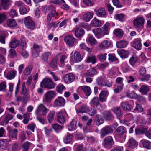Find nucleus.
Masks as SVG:
<instances>
[{
	"instance_id": "1",
	"label": "nucleus",
	"mask_w": 151,
	"mask_h": 151,
	"mask_svg": "<svg viewBox=\"0 0 151 151\" xmlns=\"http://www.w3.org/2000/svg\"><path fill=\"white\" fill-rule=\"evenodd\" d=\"M40 86L42 88L52 89L55 88V84L50 78H46L43 79L41 82Z\"/></svg>"
},
{
	"instance_id": "2",
	"label": "nucleus",
	"mask_w": 151,
	"mask_h": 151,
	"mask_svg": "<svg viewBox=\"0 0 151 151\" xmlns=\"http://www.w3.org/2000/svg\"><path fill=\"white\" fill-rule=\"evenodd\" d=\"M64 41L67 45L70 47H73L78 43L77 39L73 36L69 35H67L65 37Z\"/></svg>"
},
{
	"instance_id": "3",
	"label": "nucleus",
	"mask_w": 151,
	"mask_h": 151,
	"mask_svg": "<svg viewBox=\"0 0 151 151\" xmlns=\"http://www.w3.org/2000/svg\"><path fill=\"white\" fill-rule=\"evenodd\" d=\"M48 111V109L42 104H41L37 106L35 111V113L37 115L44 116Z\"/></svg>"
},
{
	"instance_id": "4",
	"label": "nucleus",
	"mask_w": 151,
	"mask_h": 151,
	"mask_svg": "<svg viewBox=\"0 0 151 151\" xmlns=\"http://www.w3.org/2000/svg\"><path fill=\"white\" fill-rule=\"evenodd\" d=\"M7 129L9 138L14 139H17L18 130L17 129H12L10 127L8 126L7 127Z\"/></svg>"
},
{
	"instance_id": "5",
	"label": "nucleus",
	"mask_w": 151,
	"mask_h": 151,
	"mask_svg": "<svg viewBox=\"0 0 151 151\" xmlns=\"http://www.w3.org/2000/svg\"><path fill=\"white\" fill-rule=\"evenodd\" d=\"M114 142L111 136H108L105 138L102 143L103 146L106 148L109 147L111 148Z\"/></svg>"
},
{
	"instance_id": "6",
	"label": "nucleus",
	"mask_w": 151,
	"mask_h": 151,
	"mask_svg": "<svg viewBox=\"0 0 151 151\" xmlns=\"http://www.w3.org/2000/svg\"><path fill=\"white\" fill-rule=\"evenodd\" d=\"M65 103V99L62 97L60 96L56 98L54 101V105L56 107H63Z\"/></svg>"
},
{
	"instance_id": "7",
	"label": "nucleus",
	"mask_w": 151,
	"mask_h": 151,
	"mask_svg": "<svg viewBox=\"0 0 151 151\" xmlns=\"http://www.w3.org/2000/svg\"><path fill=\"white\" fill-rule=\"evenodd\" d=\"M93 32L95 36L98 38H100L103 37L106 34L101 28H94L92 29Z\"/></svg>"
},
{
	"instance_id": "8",
	"label": "nucleus",
	"mask_w": 151,
	"mask_h": 151,
	"mask_svg": "<svg viewBox=\"0 0 151 151\" xmlns=\"http://www.w3.org/2000/svg\"><path fill=\"white\" fill-rule=\"evenodd\" d=\"M24 22L25 25L27 27L32 29H34L35 24L30 17H26Z\"/></svg>"
},
{
	"instance_id": "9",
	"label": "nucleus",
	"mask_w": 151,
	"mask_h": 151,
	"mask_svg": "<svg viewBox=\"0 0 151 151\" xmlns=\"http://www.w3.org/2000/svg\"><path fill=\"white\" fill-rule=\"evenodd\" d=\"M56 93L55 91H47L45 95V100L47 102H50L56 96Z\"/></svg>"
},
{
	"instance_id": "10",
	"label": "nucleus",
	"mask_w": 151,
	"mask_h": 151,
	"mask_svg": "<svg viewBox=\"0 0 151 151\" xmlns=\"http://www.w3.org/2000/svg\"><path fill=\"white\" fill-rule=\"evenodd\" d=\"M75 79V76L72 73L65 74L63 76V79L67 83H70L73 81Z\"/></svg>"
},
{
	"instance_id": "11",
	"label": "nucleus",
	"mask_w": 151,
	"mask_h": 151,
	"mask_svg": "<svg viewBox=\"0 0 151 151\" xmlns=\"http://www.w3.org/2000/svg\"><path fill=\"white\" fill-rule=\"evenodd\" d=\"M1 4L3 9L7 10L11 6L12 1L11 0H1Z\"/></svg>"
},
{
	"instance_id": "12",
	"label": "nucleus",
	"mask_w": 151,
	"mask_h": 151,
	"mask_svg": "<svg viewBox=\"0 0 151 151\" xmlns=\"http://www.w3.org/2000/svg\"><path fill=\"white\" fill-rule=\"evenodd\" d=\"M116 134L119 137H121L122 135L127 132L126 128L123 126L118 127L115 131Z\"/></svg>"
},
{
	"instance_id": "13",
	"label": "nucleus",
	"mask_w": 151,
	"mask_h": 151,
	"mask_svg": "<svg viewBox=\"0 0 151 151\" xmlns=\"http://www.w3.org/2000/svg\"><path fill=\"white\" fill-rule=\"evenodd\" d=\"M108 95L109 93L108 91H101L99 95V101L100 102L103 103L106 102Z\"/></svg>"
},
{
	"instance_id": "14",
	"label": "nucleus",
	"mask_w": 151,
	"mask_h": 151,
	"mask_svg": "<svg viewBox=\"0 0 151 151\" xmlns=\"http://www.w3.org/2000/svg\"><path fill=\"white\" fill-rule=\"evenodd\" d=\"M96 14L99 17H105L106 16V13L104 8L100 7L97 10L95 9Z\"/></svg>"
},
{
	"instance_id": "15",
	"label": "nucleus",
	"mask_w": 151,
	"mask_h": 151,
	"mask_svg": "<svg viewBox=\"0 0 151 151\" xmlns=\"http://www.w3.org/2000/svg\"><path fill=\"white\" fill-rule=\"evenodd\" d=\"M64 114V113L62 111H60L57 114V119L58 122L60 124H63L65 122Z\"/></svg>"
},
{
	"instance_id": "16",
	"label": "nucleus",
	"mask_w": 151,
	"mask_h": 151,
	"mask_svg": "<svg viewBox=\"0 0 151 151\" xmlns=\"http://www.w3.org/2000/svg\"><path fill=\"white\" fill-rule=\"evenodd\" d=\"M87 72L86 74L90 77H93L96 74L97 72L94 68H91V65L86 66Z\"/></svg>"
},
{
	"instance_id": "17",
	"label": "nucleus",
	"mask_w": 151,
	"mask_h": 151,
	"mask_svg": "<svg viewBox=\"0 0 151 151\" xmlns=\"http://www.w3.org/2000/svg\"><path fill=\"white\" fill-rule=\"evenodd\" d=\"M113 131V130L111 127L109 126H106L101 129L102 134L104 136L112 133Z\"/></svg>"
},
{
	"instance_id": "18",
	"label": "nucleus",
	"mask_w": 151,
	"mask_h": 151,
	"mask_svg": "<svg viewBox=\"0 0 151 151\" xmlns=\"http://www.w3.org/2000/svg\"><path fill=\"white\" fill-rule=\"evenodd\" d=\"M145 20L142 17L137 18L133 21V24L136 27H139L143 25Z\"/></svg>"
},
{
	"instance_id": "19",
	"label": "nucleus",
	"mask_w": 151,
	"mask_h": 151,
	"mask_svg": "<svg viewBox=\"0 0 151 151\" xmlns=\"http://www.w3.org/2000/svg\"><path fill=\"white\" fill-rule=\"evenodd\" d=\"M110 42L107 40H104L99 45V47L101 49H107L111 45Z\"/></svg>"
},
{
	"instance_id": "20",
	"label": "nucleus",
	"mask_w": 151,
	"mask_h": 151,
	"mask_svg": "<svg viewBox=\"0 0 151 151\" xmlns=\"http://www.w3.org/2000/svg\"><path fill=\"white\" fill-rule=\"evenodd\" d=\"M141 40L140 39H135L133 42V47L139 50L142 48V44L141 43Z\"/></svg>"
},
{
	"instance_id": "21",
	"label": "nucleus",
	"mask_w": 151,
	"mask_h": 151,
	"mask_svg": "<svg viewBox=\"0 0 151 151\" xmlns=\"http://www.w3.org/2000/svg\"><path fill=\"white\" fill-rule=\"evenodd\" d=\"M128 146L129 148H134L138 145V143L133 138H130L128 142Z\"/></svg>"
},
{
	"instance_id": "22",
	"label": "nucleus",
	"mask_w": 151,
	"mask_h": 151,
	"mask_svg": "<svg viewBox=\"0 0 151 151\" xmlns=\"http://www.w3.org/2000/svg\"><path fill=\"white\" fill-rule=\"evenodd\" d=\"M17 74V71L14 70L9 71L6 75L5 74V77L9 80H12L14 79Z\"/></svg>"
},
{
	"instance_id": "23",
	"label": "nucleus",
	"mask_w": 151,
	"mask_h": 151,
	"mask_svg": "<svg viewBox=\"0 0 151 151\" xmlns=\"http://www.w3.org/2000/svg\"><path fill=\"white\" fill-rule=\"evenodd\" d=\"M19 44V41L15 38L13 39L9 44V46L11 48H15Z\"/></svg>"
},
{
	"instance_id": "24",
	"label": "nucleus",
	"mask_w": 151,
	"mask_h": 151,
	"mask_svg": "<svg viewBox=\"0 0 151 151\" xmlns=\"http://www.w3.org/2000/svg\"><path fill=\"white\" fill-rule=\"evenodd\" d=\"M75 35L78 38L82 37L84 35V30L82 28H75Z\"/></svg>"
},
{
	"instance_id": "25",
	"label": "nucleus",
	"mask_w": 151,
	"mask_h": 151,
	"mask_svg": "<svg viewBox=\"0 0 151 151\" xmlns=\"http://www.w3.org/2000/svg\"><path fill=\"white\" fill-rule=\"evenodd\" d=\"M76 109L77 113H84L85 112V105L78 104L76 105Z\"/></svg>"
},
{
	"instance_id": "26",
	"label": "nucleus",
	"mask_w": 151,
	"mask_h": 151,
	"mask_svg": "<svg viewBox=\"0 0 151 151\" xmlns=\"http://www.w3.org/2000/svg\"><path fill=\"white\" fill-rule=\"evenodd\" d=\"M92 25L95 27H100L102 25L101 21L95 17L91 21Z\"/></svg>"
},
{
	"instance_id": "27",
	"label": "nucleus",
	"mask_w": 151,
	"mask_h": 151,
	"mask_svg": "<svg viewBox=\"0 0 151 151\" xmlns=\"http://www.w3.org/2000/svg\"><path fill=\"white\" fill-rule=\"evenodd\" d=\"M118 54L122 59H125L127 58L129 55V52L128 51L122 50L118 52Z\"/></svg>"
},
{
	"instance_id": "28",
	"label": "nucleus",
	"mask_w": 151,
	"mask_h": 151,
	"mask_svg": "<svg viewBox=\"0 0 151 151\" xmlns=\"http://www.w3.org/2000/svg\"><path fill=\"white\" fill-rule=\"evenodd\" d=\"M6 22L7 25L10 27L13 28L17 25L16 21L14 19H9L6 21Z\"/></svg>"
},
{
	"instance_id": "29",
	"label": "nucleus",
	"mask_w": 151,
	"mask_h": 151,
	"mask_svg": "<svg viewBox=\"0 0 151 151\" xmlns=\"http://www.w3.org/2000/svg\"><path fill=\"white\" fill-rule=\"evenodd\" d=\"M73 60L76 62H80L82 58L79 52L78 51H75L74 54V56L72 59Z\"/></svg>"
},
{
	"instance_id": "30",
	"label": "nucleus",
	"mask_w": 151,
	"mask_h": 151,
	"mask_svg": "<svg viewBox=\"0 0 151 151\" xmlns=\"http://www.w3.org/2000/svg\"><path fill=\"white\" fill-rule=\"evenodd\" d=\"M113 32L115 36L119 38L122 37L124 34L123 31L120 29H115Z\"/></svg>"
},
{
	"instance_id": "31",
	"label": "nucleus",
	"mask_w": 151,
	"mask_h": 151,
	"mask_svg": "<svg viewBox=\"0 0 151 151\" xmlns=\"http://www.w3.org/2000/svg\"><path fill=\"white\" fill-rule=\"evenodd\" d=\"M73 136L69 133H67L64 139V142L65 144L70 143L72 140Z\"/></svg>"
},
{
	"instance_id": "32",
	"label": "nucleus",
	"mask_w": 151,
	"mask_h": 151,
	"mask_svg": "<svg viewBox=\"0 0 151 151\" xmlns=\"http://www.w3.org/2000/svg\"><path fill=\"white\" fill-rule=\"evenodd\" d=\"M58 60L57 59H53L51 62L50 66V67L55 70H58Z\"/></svg>"
},
{
	"instance_id": "33",
	"label": "nucleus",
	"mask_w": 151,
	"mask_h": 151,
	"mask_svg": "<svg viewBox=\"0 0 151 151\" xmlns=\"http://www.w3.org/2000/svg\"><path fill=\"white\" fill-rule=\"evenodd\" d=\"M144 147L147 149H151V142L147 140L143 139L141 141Z\"/></svg>"
},
{
	"instance_id": "34",
	"label": "nucleus",
	"mask_w": 151,
	"mask_h": 151,
	"mask_svg": "<svg viewBox=\"0 0 151 151\" xmlns=\"http://www.w3.org/2000/svg\"><path fill=\"white\" fill-rule=\"evenodd\" d=\"M127 42L121 40L116 42V46L118 48H124L127 45Z\"/></svg>"
},
{
	"instance_id": "35",
	"label": "nucleus",
	"mask_w": 151,
	"mask_h": 151,
	"mask_svg": "<svg viewBox=\"0 0 151 151\" xmlns=\"http://www.w3.org/2000/svg\"><path fill=\"white\" fill-rule=\"evenodd\" d=\"M96 81L97 85L100 87H102L104 86L105 81L104 78L100 77L96 79Z\"/></svg>"
},
{
	"instance_id": "36",
	"label": "nucleus",
	"mask_w": 151,
	"mask_h": 151,
	"mask_svg": "<svg viewBox=\"0 0 151 151\" xmlns=\"http://www.w3.org/2000/svg\"><path fill=\"white\" fill-rule=\"evenodd\" d=\"M77 127V122L73 120L68 126V129L69 131H71L75 130Z\"/></svg>"
},
{
	"instance_id": "37",
	"label": "nucleus",
	"mask_w": 151,
	"mask_h": 151,
	"mask_svg": "<svg viewBox=\"0 0 151 151\" xmlns=\"http://www.w3.org/2000/svg\"><path fill=\"white\" fill-rule=\"evenodd\" d=\"M8 143V140L6 139H2L0 140V148L2 150H6V145Z\"/></svg>"
},
{
	"instance_id": "38",
	"label": "nucleus",
	"mask_w": 151,
	"mask_h": 151,
	"mask_svg": "<svg viewBox=\"0 0 151 151\" xmlns=\"http://www.w3.org/2000/svg\"><path fill=\"white\" fill-rule=\"evenodd\" d=\"M55 15L57 16L58 15V13H57L56 11H53L52 12H50L49 13L47 16V22L48 23L50 22L51 20L52 17H54Z\"/></svg>"
},
{
	"instance_id": "39",
	"label": "nucleus",
	"mask_w": 151,
	"mask_h": 151,
	"mask_svg": "<svg viewBox=\"0 0 151 151\" xmlns=\"http://www.w3.org/2000/svg\"><path fill=\"white\" fill-rule=\"evenodd\" d=\"M104 117L106 120L111 119L112 117V115L110 111H105L103 113Z\"/></svg>"
},
{
	"instance_id": "40",
	"label": "nucleus",
	"mask_w": 151,
	"mask_h": 151,
	"mask_svg": "<svg viewBox=\"0 0 151 151\" xmlns=\"http://www.w3.org/2000/svg\"><path fill=\"white\" fill-rule=\"evenodd\" d=\"M88 40L92 45H94L97 42V41L92 35H89L87 37Z\"/></svg>"
},
{
	"instance_id": "41",
	"label": "nucleus",
	"mask_w": 151,
	"mask_h": 151,
	"mask_svg": "<svg viewBox=\"0 0 151 151\" xmlns=\"http://www.w3.org/2000/svg\"><path fill=\"white\" fill-rule=\"evenodd\" d=\"M139 91L142 94L145 95L149 91V89L147 86L145 85H142L141 86Z\"/></svg>"
},
{
	"instance_id": "42",
	"label": "nucleus",
	"mask_w": 151,
	"mask_h": 151,
	"mask_svg": "<svg viewBox=\"0 0 151 151\" xmlns=\"http://www.w3.org/2000/svg\"><path fill=\"white\" fill-rule=\"evenodd\" d=\"M51 54V53L47 52H44L42 55L41 59L45 61H47L49 56Z\"/></svg>"
},
{
	"instance_id": "43",
	"label": "nucleus",
	"mask_w": 151,
	"mask_h": 151,
	"mask_svg": "<svg viewBox=\"0 0 151 151\" xmlns=\"http://www.w3.org/2000/svg\"><path fill=\"white\" fill-rule=\"evenodd\" d=\"M86 62L88 63H91L93 64H95L96 62V56L94 55L88 56Z\"/></svg>"
},
{
	"instance_id": "44",
	"label": "nucleus",
	"mask_w": 151,
	"mask_h": 151,
	"mask_svg": "<svg viewBox=\"0 0 151 151\" xmlns=\"http://www.w3.org/2000/svg\"><path fill=\"white\" fill-rule=\"evenodd\" d=\"M121 106L125 110H129L131 109V106L127 102H123L121 104Z\"/></svg>"
},
{
	"instance_id": "45",
	"label": "nucleus",
	"mask_w": 151,
	"mask_h": 151,
	"mask_svg": "<svg viewBox=\"0 0 151 151\" xmlns=\"http://www.w3.org/2000/svg\"><path fill=\"white\" fill-rule=\"evenodd\" d=\"M32 66L31 65H28L27 66L23 73L24 75H29L32 71Z\"/></svg>"
},
{
	"instance_id": "46",
	"label": "nucleus",
	"mask_w": 151,
	"mask_h": 151,
	"mask_svg": "<svg viewBox=\"0 0 151 151\" xmlns=\"http://www.w3.org/2000/svg\"><path fill=\"white\" fill-rule=\"evenodd\" d=\"M60 22H52L49 24L47 26V28L50 29L51 28L53 27L55 28H56L58 26Z\"/></svg>"
},
{
	"instance_id": "47",
	"label": "nucleus",
	"mask_w": 151,
	"mask_h": 151,
	"mask_svg": "<svg viewBox=\"0 0 151 151\" xmlns=\"http://www.w3.org/2000/svg\"><path fill=\"white\" fill-rule=\"evenodd\" d=\"M86 112L88 113L90 116H93L95 114L96 111L94 109H90L86 107Z\"/></svg>"
},
{
	"instance_id": "48",
	"label": "nucleus",
	"mask_w": 151,
	"mask_h": 151,
	"mask_svg": "<svg viewBox=\"0 0 151 151\" xmlns=\"http://www.w3.org/2000/svg\"><path fill=\"white\" fill-rule=\"evenodd\" d=\"M55 115V112L54 111L50 112L47 116V119L49 122L51 123L54 119Z\"/></svg>"
},
{
	"instance_id": "49",
	"label": "nucleus",
	"mask_w": 151,
	"mask_h": 151,
	"mask_svg": "<svg viewBox=\"0 0 151 151\" xmlns=\"http://www.w3.org/2000/svg\"><path fill=\"white\" fill-rule=\"evenodd\" d=\"M30 143L28 141L25 142L22 145L23 151H28L30 146Z\"/></svg>"
},
{
	"instance_id": "50",
	"label": "nucleus",
	"mask_w": 151,
	"mask_h": 151,
	"mask_svg": "<svg viewBox=\"0 0 151 151\" xmlns=\"http://www.w3.org/2000/svg\"><path fill=\"white\" fill-rule=\"evenodd\" d=\"M107 54L105 53L104 54L101 53L97 56V57L101 61L103 62L106 59Z\"/></svg>"
},
{
	"instance_id": "51",
	"label": "nucleus",
	"mask_w": 151,
	"mask_h": 151,
	"mask_svg": "<svg viewBox=\"0 0 151 151\" xmlns=\"http://www.w3.org/2000/svg\"><path fill=\"white\" fill-rule=\"evenodd\" d=\"M109 23L108 22L106 23L102 27L103 30L106 34L108 35L109 33Z\"/></svg>"
},
{
	"instance_id": "52",
	"label": "nucleus",
	"mask_w": 151,
	"mask_h": 151,
	"mask_svg": "<svg viewBox=\"0 0 151 151\" xmlns=\"http://www.w3.org/2000/svg\"><path fill=\"white\" fill-rule=\"evenodd\" d=\"M65 89V87L63 84L58 85L56 87V90L58 93H61L62 91Z\"/></svg>"
},
{
	"instance_id": "53",
	"label": "nucleus",
	"mask_w": 151,
	"mask_h": 151,
	"mask_svg": "<svg viewBox=\"0 0 151 151\" xmlns=\"http://www.w3.org/2000/svg\"><path fill=\"white\" fill-rule=\"evenodd\" d=\"M91 103L93 105L98 106L99 103V100L98 97H94L91 101Z\"/></svg>"
},
{
	"instance_id": "54",
	"label": "nucleus",
	"mask_w": 151,
	"mask_h": 151,
	"mask_svg": "<svg viewBox=\"0 0 151 151\" xmlns=\"http://www.w3.org/2000/svg\"><path fill=\"white\" fill-rule=\"evenodd\" d=\"M36 127V125L34 123L32 122L27 126V128L28 129L34 132Z\"/></svg>"
},
{
	"instance_id": "55",
	"label": "nucleus",
	"mask_w": 151,
	"mask_h": 151,
	"mask_svg": "<svg viewBox=\"0 0 151 151\" xmlns=\"http://www.w3.org/2000/svg\"><path fill=\"white\" fill-rule=\"evenodd\" d=\"M137 58L136 56H132L129 60V62L130 65L134 66L135 63L137 62Z\"/></svg>"
},
{
	"instance_id": "56",
	"label": "nucleus",
	"mask_w": 151,
	"mask_h": 151,
	"mask_svg": "<svg viewBox=\"0 0 151 151\" xmlns=\"http://www.w3.org/2000/svg\"><path fill=\"white\" fill-rule=\"evenodd\" d=\"M93 16L92 13L88 12L86 14V22H88L93 17Z\"/></svg>"
},
{
	"instance_id": "57",
	"label": "nucleus",
	"mask_w": 151,
	"mask_h": 151,
	"mask_svg": "<svg viewBox=\"0 0 151 151\" xmlns=\"http://www.w3.org/2000/svg\"><path fill=\"white\" fill-rule=\"evenodd\" d=\"M114 112L116 114L117 117H120L121 115V110L119 107L114 108L113 109Z\"/></svg>"
},
{
	"instance_id": "58",
	"label": "nucleus",
	"mask_w": 151,
	"mask_h": 151,
	"mask_svg": "<svg viewBox=\"0 0 151 151\" xmlns=\"http://www.w3.org/2000/svg\"><path fill=\"white\" fill-rule=\"evenodd\" d=\"M123 88V84H121L114 89V91L115 93H118L121 92Z\"/></svg>"
},
{
	"instance_id": "59",
	"label": "nucleus",
	"mask_w": 151,
	"mask_h": 151,
	"mask_svg": "<svg viewBox=\"0 0 151 151\" xmlns=\"http://www.w3.org/2000/svg\"><path fill=\"white\" fill-rule=\"evenodd\" d=\"M125 16V15L124 14H120L116 15L115 16V18L116 19L120 21H122L123 20Z\"/></svg>"
},
{
	"instance_id": "60",
	"label": "nucleus",
	"mask_w": 151,
	"mask_h": 151,
	"mask_svg": "<svg viewBox=\"0 0 151 151\" xmlns=\"http://www.w3.org/2000/svg\"><path fill=\"white\" fill-rule=\"evenodd\" d=\"M19 137L20 140L22 141H24L26 139L27 137L24 131L21 132L19 134Z\"/></svg>"
},
{
	"instance_id": "61",
	"label": "nucleus",
	"mask_w": 151,
	"mask_h": 151,
	"mask_svg": "<svg viewBox=\"0 0 151 151\" xmlns=\"http://www.w3.org/2000/svg\"><path fill=\"white\" fill-rule=\"evenodd\" d=\"M12 151H18L19 145L17 142H15L12 144Z\"/></svg>"
},
{
	"instance_id": "62",
	"label": "nucleus",
	"mask_w": 151,
	"mask_h": 151,
	"mask_svg": "<svg viewBox=\"0 0 151 151\" xmlns=\"http://www.w3.org/2000/svg\"><path fill=\"white\" fill-rule=\"evenodd\" d=\"M109 60L112 62L118 60V59L115 56L114 54H109Z\"/></svg>"
},
{
	"instance_id": "63",
	"label": "nucleus",
	"mask_w": 151,
	"mask_h": 151,
	"mask_svg": "<svg viewBox=\"0 0 151 151\" xmlns=\"http://www.w3.org/2000/svg\"><path fill=\"white\" fill-rule=\"evenodd\" d=\"M114 4L118 8H121L123 6L122 4L120 3L119 0H112Z\"/></svg>"
},
{
	"instance_id": "64",
	"label": "nucleus",
	"mask_w": 151,
	"mask_h": 151,
	"mask_svg": "<svg viewBox=\"0 0 151 151\" xmlns=\"http://www.w3.org/2000/svg\"><path fill=\"white\" fill-rule=\"evenodd\" d=\"M94 4V3L93 0H86V6H91Z\"/></svg>"
}]
</instances>
